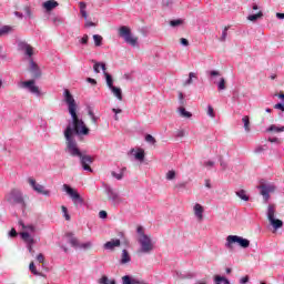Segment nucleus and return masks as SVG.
<instances>
[{
  "instance_id": "72a5a7b5",
  "label": "nucleus",
  "mask_w": 284,
  "mask_h": 284,
  "mask_svg": "<svg viewBox=\"0 0 284 284\" xmlns=\"http://www.w3.org/2000/svg\"><path fill=\"white\" fill-rule=\"evenodd\" d=\"M80 6V14H82L83 19L88 20V11H85L87 4L85 2H79Z\"/></svg>"
},
{
  "instance_id": "393cba45",
  "label": "nucleus",
  "mask_w": 284,
  "mask_h": 284,
  "mask_svg": "<svg viewBox=\"0 0 284 284\" xmlns=\"http://www.w3.org/2000/svg\"><path fill=\"white\" fill-rule=\"evenodd\" d=\"M236 196H239V199H241L242 201H250V195H247V192L245 190H240L235 192Z\"/></svg>"
},
{
  "instance_id": "79ce46f5",
  "label": "nucleus",
  "mask_w": 284,
  "mask_h": 284,
  "mask_svg": "<svg viewBox=\"0 0 284 284\" xmlns=\"http://www.w3.org/2000/svg\"><path fill=\"white\" fill-rule=\"evenodd\" d=\"M227 30H230V27H225L222 31V36L220 38V41L225 42L227 41Z\"/></svg>"
},
{
  "instance_id": "2eb2a0df",
  "label": "nucleus",
  "mask_w": 284,
  "mask_h": 284,
  "mask_svg": "<svg viewBox=\"0 0 284 284\" xmlns=\"http://www.w3.org/2000/svg\"><path fill=\"white\" fill-rule=\"evenodd\" d=\"M114 247H121V240L112 239L109 242L103 244V248L109 250L110 252H112Z\"/></svg>"
},
{
  "instance_id": "2f4dec72",
  "label": "nucleus",
  "mask_w": 284,
  "mask_h": 284,
  "mask_svg": "<svg viewBox=\"0 0 284 284\" xmlns=\"http://www.w3.org/2000/svg\"><path fill=\"white\" fill-rule=\"evenodd\" d=\"M93 41L97 48H101V45H103V37L99 34H93Z\"/></svg>"
},
{
  "instance_id": "774afa93",
  "label": "nucleus",
  "mask_w": 284,
  "mask_h": 284,
  "mask_svg": "<svg viewBox=\"0 0 284 284\" xmlns=\"http://www.w3.org/2000/svg\"><path fill=\"white\" fill-rule=\"evenodd\" d=\"M220 165H221L222 170H227V162L221 160Z\"/></svg>"
},
{
  "instance_id": "a18cd8bd",
  "label": "nucleus",
  "mask_w": 284,
  "mask_h": 284,
  "mask_svg": "<svg viewBox=\"0 0 284 284\" xmlns=\"http://www.w3.org/2000/svg\"><path fill=\"white\" fill-rule=\"evenodd\" d=\"M92 247V242H85L80 244L79 250H90Z\"/></svg>"
},
{
  "instance_id": "5701e85b",
  "label": "nucleus",
  "mask_w": 284,
  "mask_h": 284,
  "mask_svg": "<svg viewBox=\"0 0 284 284\" xmlns=\"http://www.w3.org/2000/svg\"><path fill=\"white\" fill-rule=\"evenodd\" d=\"M247 21H252L253 23L258 21V19H263V11H258L257 13H251L247 16Z\"/></svg>"
},
{
  "instance_id": "69168bd1",
  "label": "nucleus",
  "mask_w": 284,
  "mask_h": 284,
  "mask_svg": "<svg viewBox=\"0 0 284 284\" xmlns=\"http://www.w3.org/2000/svg\"><path fill=\"white\" fill-rule=\"evenodd\" d=\"M27 250H28L29 254H31V256H34V248H33V245L27 246Z\"/></svg>"
},
{
  "instance_id": "3c124183",
  "label": "nucleus",
  "mask_w": 284,
  "mask_h": 284,
  "mask_svg": "<svg viewBox=\"0 0 284 284\" xmlns=\"http://www.w3.org/2000/svg\"><path fill=\"white\" fill-rule=\"evenodd\" d=\"M187 183L186 182H180L178 184H175V190H185Z\"/></svg>"
},
{
  "instance_id": "20e7f679",
  "label": "nucleus",
  "mask_w": 284,
  "mask_h": 284,
  "mask_svg": "<svg viewBox=\"0 0 284 284\" xmlns=\"http://www.w3.org/2000/svg\"><path fill=\"white\" fill-rule=\"evenodd\" d=\"M102 187L112 205H119L121 203V195H119V192L110 186V184L103 182Z\"/></svg>"
},
{
  "instance_id": "6ab92c4d",
  "label": "nucleus",
  "mask_w": 284,
  "mask_h": 284,
  "mask_svg": "<svg viewBox=\"0 0 284 284\" xmlns=\"http://www.w3.org/2000/svg\"><path fill=\"white\" fill-rule=\"evenodd\" d=\"M92 63H94L93 72H95V74H99V72H101V70L103 72V74H105L106 68H105V63L104 62H97V61L92 60ZM100 68H101V70H100Z\"/></svg>"
},
{
  "instance_id": "09e8293b",
  "label": "nucleus",
  "mask_w": 284,
  "mask_h": 284,
  "mask_svg": "<svg viewBox=\"0 0 284 284\" xmlns=\"http://www.w3.org/2000/svg\"><path fill=\"white\" fill-rule=\"evenodd\" d=\"M52 22L54 26H61V23H63V19L61 17H54L52 18Z\"/></svg>"
},
{
  "instance_id": "bf43d9fd",
  "label": "nucleus",
  "mask_w": 284,
  "mask_h": 284,
  "mask_svg": "<svg viewBox=\"0 0 284 284\" xmlns=\"http://www.w3.org/2000/svg\"><path fill=\"white\" fill-rule=\"evenodd\" d=\"M180 43H181L182 45H184V47L190 45V41H187V39H185V38L180 39Z\"/></svg>"
},
{
  "instance_id": "de8ad7c7",
  "label": "nucleus",
  "mask_w": 284,
  "mask_h": 284,
  "mask_svg": "<svg viewBox=\"0 0 284 284\" xmlns=\"http://www.w3.org/2000/svg\"><path fill=\"white\" fill-rule=\"evenodd\" d=\"M61 210H62V214H63V216H64V219H65V221H70V215L68 214V207H65V206H61Z\"/></svg>"
},
{
  "instance_id": "4468645a",
  "label": "nucleus",
  "mask_w": 284,
  "mask_h": 284,
  "mask_svg": "<svg viewBox=\"0 0 284 284\" xmlns=\"http://www.w3.org/2000/svg\"><path fill=\"white\" fill-rule=\"evenodd\" d=\"M241 237L239 235H229L226 237V243H225V248L226 250H232V245H234V243H237V245L241 243Z\"/></svg>"
},
{
  "instance_id": "f3484780",
  "label": "nucleus",
  "mask_w": 284,
  "mask_h": 284,
  "mask_svg": "<svg viewBox=\"0 0 284 284\" xmlns=\"http://www.w3.org/2000/svg\"><path fill=\"white\" fill-rule=\"evenodd\" d=\"M193 212L197 221H203V213L205 212V209H203V205H201L200 203H196L193 206Z\"/></svg>"
},
{
  "instance_id": "4c0bfd02",
  "label": "nucleus",
  "mask_w": 284,
  "mask_h": 284,
  "mask_svg": "<svg viewBox=\"0 0 284 284\" xmlns=\"http://www.w3.org/2000/svg\"><path fill=\"white\" fill-rule=\"evenodd\" d=\"M239 245L240 247H243L244 250H246V247H250V240L241 237Z\"/></svg>"
},
{
  "instance_id": "ddd939ff",
  "label": "nucleus",
  "mask_w": 284,
  "mask_h": 284,
  "mask_svg": "<svg viewBox=\"0 0 284 284\" xmlns=\"http://www.w3.org/2000/svg\"><path fill=\"white\" fill-rule=\"evenodd\" d=\"M20 239L26 244V247H28L29 245H36L37 244V240H34V236L30 235V233L28 231L21 232L20 233Z\"/></svg>"
},
{
  "instance_id": "7c9ffc66",
  "label": "nucleus",
  "mask_w": 284,
  "mask_h": 284,
  "mask_svg": "<svg viewBox=\"0 0 284 284\" xmlns=\"http://www.w3.org/2000/svg\"><path fill=\"white\" fill-rule=\"evenodd\" d=\"M104 77H105L108 88L110 89V88L114 87V80L112 79V75L110 73H108L106 71H104Z\"/></svg>"
},
{
  "instance_id": "37998d69",
  "label": "nucleus",
  "mask_w": 284,
  "mask_h": 284,
  "mask_svg": "<svg viewBox=\"0 0 284 284\" xmlns=\"http://www.w3.org/2000/svg\"><path fill=\"white\" fill-rule=\"evenodd\" d=\"M225 78H221L220 81L217 82V90L222 91L225 90Z\"/></svg>"
},
{
  "instance_id": "c9c22d12",
  "label": "nucleus",
  "mask_w": 284,
  "mask_h": 284,
  "mask_svg": "<svg viewBox=\"0 0 284 284\" xmlns=\"http://www.w3.org/2000/svg\"><path fill=\"white\" fill-rule=\"evenodd\" d=\"M242 122L244 123L245 132H250V116L247 115L243 116Z\"/></svg>"
},
{
  "instance_id": "603ef678",
  "label": "nucleus",
  "mask_w": 284,
  "mask_h": 284,
  "mask_svg": "<svg viewBox=\"0 0 284 284\" xmlns=\"http://www.w3.org/2000/svg\"><path fill=\"white\" fill-rule=\"evenodd\" d=\"M179 103L180 105H185V98L182 92L179 93Z\"/></svg>"
},
{
  "instance_id": "7ed1b4c3",
  "label": "nucleus",
  "mask_w": 284,
  "mask_h": 284,
  "mask_svg": "<svg viewBox=\"0 0 284 284\" xmlns=\"http://www.w3.org/2000/svg\"><path fill=\"white\" fill-rule=\"evenodd\" d=\"M119 37H121L125 43L132 45V48H136L139 45V38L132 37V31L125 26L119 28Z\"/></svg>"
},
{
  "instance_id": "4d7b16f0",
  "label": "nucleus",
  "mask_w": 284,
  "mask_h": 284,
  "mask_svg": "<svg viewBox=\"0 0 284 284\" xmlns=\"http://www.w3.org/2000/svg\"><path fill=\"white\" fill-rule=\"evenodd\" d=\"M37 261L38 263H43V261H45V257L43 256V253H40L37 255Z\"/></svg>"
},
{
  "instance_id": "052dcab7",
  "label": "nucleus",
  "mask_w": 284,
  "mask_h": 284,
  "mask_svg": "<svg viewBox=\"0 0 284 284\" xmlns=\"http://www.w3.org/2000/svg\"><path fill=\"white\" fill-rule=\"evenodd\" d=\"M110 283V280L108 278V276H102V278L100 280V284H108Z\"/></svg>"
},
{
  "instance_id": "f257e3e1",
  "label": "nucleus",
  "mask_w": 284,
  "mask_h": 284,
  "mask_svg": "<svg viewBox=\"0 0 284 284\" xmlns=\"http://www.w3.org/2000/svg\"><path fill=\"white\" fill-rule=\"evenodd\" d=\"M63 99L64 103L68 105L69 114L71 116V124H69L64 130V152L73 159H80V164L85 172H94L90 166L94 163V159H92V155H88L82 152L77 143V139H74V134L77 136H88V134H90V129H88L85 122L77 115V108L79 106L77 105V100H74V95H72L70 90L64 89Z\"/></svg>"
},
{
  "instance_id": "aec40b11",
  "label": "nucleus",
  "mask_w": 284,
  "mask_h": 284,
  "mask_svg": "<svg viewBox=\"0 0 284 284\" xmlns=\"http://www.w3.org/2000/svg\"><path fill=\"white\" fill-rule=\"evenodd\" d=\"M18 223L20 227H22V230H24V232H28L29 234H34V232H37L34 225H26L21 220Z\"/></svg>"
},
{
  "instance_id": "13d9d810",
  "label": "nucleus",
  "mask_w": 284,
  "mask_h": 284,
  "mask_svg": "<svg viewBox=\"0 0 284 284\" xmlns=\"http://www.w3.org/2000/svg\"><path fill=\"white\" fill-rule=\"evenodd\" d=\"M275 110H281L282 112H284V103H277L274 105Z\"/></svg>"
},
{
  "instance_id": "f704fd0d",
  "label": "nucleus",
  "mask_w": 284,
  "mask_h": 284,
  "mask_svg": "<svg viewBox=\"0 0 284 284\" xmlns=\"http://www.w3.org/2000/svg\"><path fill=\"white\" fill-rule=\"evenodd\" d=\"M165 179L166 181H174V179H176V171L171 170L166 172Z\"/></svg>"
},
{
  "instance_id": "a878e982",
  "label": "nucleus",
  "mask_w": 284,
  "mask_h": 284,
  "mask_svg": "<svg viewBox=\"0 0 284 284\" xmlns=\"http://www.w3.org/2000/svg\"><path fill=\"white\" fill-rule=\"evenodd\" d=\"M69 243L71 245V247H74L75 250H79L81 243H79V240L74 236H72V234H69Z\"/></svg>"
},
{
  "instance_id": "39448f33",
  "label": "nucleus",
  "mask_w": 284,
  "mask_h": 284,
  "mask_svg": "<svg viewBox=\"0 0 284 284\" xmlns=\"http://www.w3.org/2000/svg\"><path fill=\"white\" fill-rule=\"evenodd\" d=\"M139 244L142 254H150L154 250V243H152L150 235L142 234V236L139 237Z\"/></svg>"
},
{
  "instance_id": "bb28decb",
  "label": "nucleus",
  "mask_w": 284,
  "mask_h": 284,
  "mask_svg": "<svg viewBox=\"0 0 284 284\" xmlns=\"http://www.w3.org/2000/svg\"><path fill=\"white\" fill-rule=\"evenodd\" d=\"M266 132H275L276 134L284 132V125L283 126H276L275 124L270 125L266 129Z\"/></svg>"
},
{
  "instance_id": "b1692460",
  "label": "nucleus",
  "mask_w": 284,
  "mask_h": 284,
  "mask_svg": "<svg viewBox=\"0 0 284 284\" xmlns=\"http://www.w3.org/2000/svg\"><path fill=\"white\" fill-rule=\"evenodd\" d=\"M178 112L183 119H192V113L190 111H186L183 106H180L178 109Z\"/></svg>"
},
{
  "instance_id": "58836bf2",
  "label": "nucleus",
  "mask_w": 284,
  "mask_h": 284,
  "mask_svg": "<svg viewBox=\"0 0 284 284\" xmlns=\"http://www.w3.org/2000/svg\"><path fill=\"white\" fill-rule=\"evenodd\" d=\"M80 45H88L90 41V37L88 34H84L82 38H78Z\"/></svg>"
},
{
  "instance_id": "423d86ee",
  "label": "nucleus",
  "mask_w": 284,
  "mask_h": 284,
  "mask_svg": "<svg viewBox=\"0 0 284 284\" xmlns=\"http://www.w3.org/2000/svg\"><path fill=\"white\" fill-rule=\"evenodd\" d=\"M257 190H260L261 196H263L265 203H267V201H270V194L276 192V185H274V183H262L257 186Z\"/></svg>"
},
{
  "instance_id": "8fccbe9b",
  "label": "nucleus",
  "mask_w": 284,
  "mask_h": 284,
  "mask_svg": "<svg viewBox=\"0 0 284 284\" xmlns=\"http://www.w3.org/2000/svg\"><path fill=\"white\" fill-rule=\"evenodd\" d=\"M207 115L211 116V119H214L216 114L214 113V108L212 105H207Z\"/></svg>"
},
{
  "instance_id": "e2e57ef3",
  "label": "nucleus",
  "mask_w": 284,
  "mask_h": 284,
  "mask_svg": "<svg viewBox=\"0 0 284 284\" xmlns=\"http://www.w3.org/2000/svg\"><path fill=\"white\" fill-rule=\"evenodd\" d=\"M203 165L204 168H212L214 165V161H205Z\"/></svg>"
},
{
  "instance_id": "5fc2aeb1",
  "label": "nucleus",
  "mask_w": 284,
  "mask_h": 284,
  "mask_svg": "<svg viewBox=\"0 0 284 284\" xmlns=\"http://www.w3.org/2000/svg\"><path fill=\"white\" fill-rule=\"evenodd\" d=\"M261 152H265V148H263V146H261V145H260V146H256L255 150H254V153H255V154H261Z\"/></svg>"
},
{
  "instance_id": "cd10ccee",
  "label": "nucleus",
  "mask_w": 284,
  "mask_h": 284,
  "mask_svg": "<svg viewBox=\"0 0 284 284\" xmlns=\"http://www.w3.org/2000/svg\"><path fill=\"white\" fill-rule=\"evenodd\" d=\"M87 112L92 121V123H97L99 121V118L97 115H94V110L92 109V106H87Z\"/></svg>"
},
{
  "instance_id": "680f3d73",
  "label": "nucleus",
  "mask_w": 284,
  "mask_h": 284,
  "mask_svg": "<svg viewBox=\"0 0 284 284\" xmlns=\"http://www.w3.org/2000/svg\"><path fill=\"white\" fill-rule=\"evenodd\" d=\"M99 217H100V219H108V212H105V211H100V212H99Z\"/></svg>"
},
{
  "instance_id": "0e129e2a",
  "label": "nucleus",
  "mask_w": 284,
  "mask_h": 284,
  "mask_svg": "<svg viewBox=\"0 0 284 284\" xmlns=\"http://www.w3.org/2000/svg\"><path fill=\"white\" fill-rule=\"evenodd\" d=\"M17 230H14V229H11V231L9 232V236L11 237V239H14L16 236H17Z\"/></svg>"
},
{
  "instance_id": "473e14b6",
  "label": "nucleus",
  "mask_w": 284,
  "mask_h": 284,
  "mask_svg": "<svg viewBox=\"0 0 284 284\" xmlns=\"http://www.w3.org/2000/svg\"><path fill=\"white\" fill-rule=\"evenodd\" d=\"M12 32V27L3 26L0 28V37H6V34H10Z\"/></svg>"
},
{
  "instance_id": "c85d7f7f",
  "label": "nucleus",
  "mask_w": 284,
  "mask_h": 284,
  "mask_svg": "<svg viewBox=\"0 0 284 284\" xmlns=\"http://www.w3.org/2000/svg\"><path fill=\"white\" fill-rule=\"evenodd\" d=\"M125 170H128L126 168H122L120 170V173H116V172H111V175L113 176V179H116V181H121L123 180V174H125Z\"/></svg>"
},
{
  "instance_id": "9d476101",
  "label": "nucleus",
  "mask_w": 284,
  "mask_h": 284,
  "mask_svg": "<svg viewBox=\"0 0 284 284\" xmlns=\"http://www.w3.org/2000/svg\"><path fill=\"white\" fill-rule=\"evenodd\" d=\"M10 201H12V203H16L17 205L26 207V200L23 199V193L20 190L13 189L10 192Z\"/></svg>"
},
{
  "instance_id": "6e6d98bb",
  "label": "nucleus",
  "mask_w": 284,
  "mask_h": 284,
  "mask_svg": "<svg viewBox=\"0 0 284 284\" xmlns=\"http://www.w3.org/2000/svg\"><path fill=\"white\" fill-rule=\"evenodd\" d=\"M175 136H178L179 139H183V136H185V131L184 130L176 131Z\"/></svg>"
},
{
  "instance_id": "6e6552de",
  "label": "nucleus",
  "mask_w": 284,
  "mask_h": 284,
  "mask_svg": "<svg viewBox=\"0 0 284 284\" xmlns=\"http://www.w3.org/2000/svg\"><path fill=\"white\" fill-rule=\"evenodd\" d=\"M276 209L274 205L270 204L267 207V219L270 221V224L274 230H280V227H283V221L275 217Z\"/></svg>"
},
{
  "instance_id": "4be33fe9",
  "label": "nucleus",
  "mask_w": 284,
  "mask_h": 284,
  "mask_svg": "<svg viewBox=\"0 0 284 284\" xmlns=\"http://www.w3.org/2000/svg\"><path fill=\"white\" fill-rule=\"evenodd\" d=\"M132 261V257H130V253H128V250L122 251V257L120 260L121 265H125Z\"/></svg>"
},
{
  "instance_id": "e433bc0d",
  "label": "nucleus",
  "mask_w": 284,
  "mask_h": 284,
  "mask_svg": "<svg viewBox=\"0 0 284 284\" xmlns=\"http://www.w3.org/2000/svg\"><path fill=\"white\" fill-rule=\"evenodd\" d=\"M29 270L34 276H41V273H39V271H37V266H34V262L29 264Z\"/></svg>"
},
{
  "instance_id": "49530a36",
  "label": "nucleus",
  "mask_w": 284,
  "mask_h": 284,
  "mask_svg": "<svg viewBox=\"0 0 284 284\" xmlns=\"http://www.w3.org/2000/svg\"><path fill=\"white\" fill-rule=\"evenodd\" d=\"M182 23H183V20H181V19L171 20V21H170V26H171L172 28H178V26H181Z\"/></svg>"
},
{
  "instance_id": "c756f323",
  "label": "nucleus",
  "mask_w": 284,
  "mask_h": 284,
  "mask_svg": "<svg viewBox=\"0 0 284 284\" xmlns=\"http://www.w3.org/2000/svg\"><path fill=\"white\" fill-rule=\"evenodd\" d=\"M134 159L136 161H140V163H143V161H145V152L143 150H140L138 152L134 153Z\"/></svg>"
},
{
  "instance_id": "ea45409f",
  "label": "nucleus",
  "mask_w": 284,
  "mask_h": 284,
  "mask_svg": "<svg viewBox=\"0 0 284 284\" xmlns=\"http://www.w3.org/2000/svg\"><path fill=\"white\" fill-rule=\"evenodd\" d=\"M145 141L146 143H150V145H155L156 144V139L152 136V134H146L145 135Z\"/></svg>"
},
{
  "instance_id": "9b49d317",
  "label": "nucleus",
  "mask_w": 284,
  "mask_h": 284,
  "mask_svg": "<svg viewBox=\"0 0 284 284\" xmlns=\"http://www.w3.org/2000/svg\"><path fill=\"white\" fill-rule=\"evenodd\" d=\"M18 50L19 52H24L29 59H32V54H34V49L26 41H18Z\"/></svg>"
},
{
  "instance_id": "f03ea898",
  "label": "nucleus",
  "mask_w": 284,
  "mask_h": 284,
  "mask_svg": "<svg viewBox=\"0 0 284 284\" xmlns=\"http://www.w3.org/2000/svg\"><path fill=\"white\" fill-rule=\"evenodd\" d=\"M62 190L63 192H67L75 207H83V205H85V200L81 197L79 191L72 189V186L68 184H63Z\"/></svg>"
},
{
  "instance_id": "f8f14e48",
  "label": "nucleus",
  "mask_w": 284,
  "mask_h": 284,
  "mask_svg": "<svg viewBox=\"0 0 284 284\" xmlns=\"http://www.w3.org/2000/svg\"><path fill=\"white\" fill-rule=\"evenodd\" d=\"M29 72H31L33 79H41V69L32 59H30Z\"/></svg>"
},
{
  "instance_id": "338daca9",
  "label": "nucleus",
  "mask_w": 284,
  "mask_h": 284,
  "mask_svg": "<svg viewBox=\"0 0 284 284\" xmlns=\"http://www.w3.org/2000/svg\"><path fill=\"white\" fill-rule=\"evenodd\" d=\"M241 284H245V283H250V277L248 276H244L240 280Z\"/></svg>"
},
{
  "instance_id": "dca6fc26",
  "label": "nucleus",
  "mask_w": 284,
  "mask_h": 284,
  "mask_svg": "<svg viewBox=\"0 0 284 284\" xmlns=\"http://www.w3.org/2000/svg\"><path fill=\"white\" fill-rule=\"evenodd\" d=\"M42 8L45 12H52L54 8H59V2L57 0H47L42 3Z\"/></svg>"
},
{
  "instance_id": "a211bd4d",
  "label": "nucleus",
  "mask_w": 284,
  "mask_h": 284,
  "mask_svg": "<svg viewBox=\"0 0 284 284\" xmlns=\"http://www.w3.org/2000/svg\"><path fill=\"white\" fill-rule=\"evenodd\" d=\"M109 90L111 91V94L118 99V101H123V90H121V88L113 85L109 88Z\"/></svg>"
},
{
  "instance_id": "412c9836",
  "label": "nucleus",
  "mask_w": 284,
  "mask_h": 284,
  "mask_svg": "<svg viewBox=\"0 0 284 284\" xmlns=\"http://www.w3.org/2000/svg\"><path fill=\"white\" fill-rule=\"evenodd\" d=\"M206 77L209 78V81H213V83H216L214 79H216V77H221V72L216 70H210L206 71Z\"/></svg>"
},
{
  "instance_id": "0eeeda50",
  "label": "nucleus",
  "mask_w": 284,
  "mask_h": 284,
  "mask_svg": "<svg viewBox=\"0 0 284 284\" xmlns=\"http://www.w3.org/2000/svg\"><path fill=\"white\" fill-rule=\"evenodd\" d=\"M18 85L22 90H28L30 94H34V97H41V90H39L34 80L22 81Z\"/></svg>"
},
{
  "instance_id": "a19ab883",
  "label": "nucleus",
  "mask_w": 284,
  "mask_h": 284,
  "mask_svg": "<svg viewBox=\"0 0 284 284\" xmlns=\"http://www.w3.org/2000/svg\"><path fill=\"white\" fill-rule=\"evenodd\" d=\"M196 79V73L190 72L189 73V79L184 82V85H192V80Z\"/></svg>"
},
{
  "instance_id": "1a4fd4ad",
  "label": "nucleus",
  "mask_w": 284,
  "mask_h": 284,
  "mask_svg": "<svg viewBox=\"0 0 284 284\" xmlns=\"http://www.w3.org/2000/svg\"><path fill=\"white\" fill-rule=\"evenodd\" d=\"M28 183L32 187V190L34 192H37L38 194H42V196H50L51 195L50 190L45 189L44 185L37 183V180H34L33 178H29Z\"/></svg>"
},
{
  "instance_id": "c03bdc74",
  "label": "nucleus",
  "mask_w": 284,
  "mask_h": 284,
  "mask_svg": "<svg viewBox=\"0 0 284 284\" xmlns=\"http://www.w3.org/2000/svg\"><path fill=\"white\" fill-rule=\"evenodd\" d=\"M24 17H27V19H32V9H30L29 6L24 7Z\"/></svg>"
},
{
  "instance_id": "864d4df0",
  "label": "nucleus",
  "mask_w": 284,
  "mask_h": 284,
  "mask_svg": "<svg viewBox=\"0 0 284 284\" xmlns=\"http://www.w3.org/2000/svg\"><path fill=\"white\" fill-rule=\"evenodd\" d=\"M217 281H221V283H224V284H230V280H227V278L224 277V276L217 275Z\"/></svg>"
}]
</instances>
